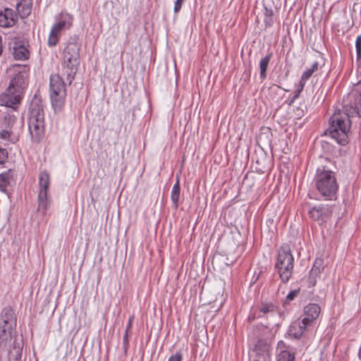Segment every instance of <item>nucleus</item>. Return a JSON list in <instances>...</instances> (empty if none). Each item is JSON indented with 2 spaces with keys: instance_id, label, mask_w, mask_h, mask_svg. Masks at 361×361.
Masks as SVG:
<instances>
[{
  "instance_id": "f257e3e1",
  "label": "nucleus",
  "mask_w": 361,
  "mask_h": 361,
  "mask_svg": "<svg viewBox=\"0 0 361 361\" xmlns=\"http://www.w3.org/2000/svg\"><path fill=\"white\" fill-rule=\"evenodd\" d=\"M80 64V46L75 42L67 43L63 49V61L59 72L49 78V97L55 111L62 109L66 98V83L69 85L75 78Z\"/></svg>"
},
{
  "instance_id": "f03ea898",
  "label": "nucleus",
  "mask_w": 361,
  "mask_h": 361,
  "mask_svg": "<svg viewBox=\"0 0 361 361\" xmlns=\"http://www.w3.org/2000/svg\"><path fill=\"white\" fill-rule=\"evenodd\" d=\"M314 185L325 200H335L338 190V183L335 173L324 167L317 170Z\"/></svg>"
},
{
  "instance_id": "7ed1b4c3",
  "label": "nucleus",
  "mask_w": 361,
  "mask_h": 361,
  "mask_svg": "<svg viewBox=\"0 0 361 361\" xmlns=\"http://www.w3.org/2000/svg\"><path fill=\"white\" fill-rule=\"evenodd\" d=\"M350 117L348 113L338 110L330 118L328 130L329 135L341 145L348 143V133L351 126Z\"/></svg>"
},
{
  "instance_id": "20e7f679",
  "label": "nucleus",
  "mask_w": 361,
  "mask_h": 361,
  "mask_svg": "<svg viewBox=\"0 0 361 361\" xmlns=\"http://www.w3.org/2000/svg\"><path fill=\"white\" fill-rule=\"evenodd\" d=\"M26 86V80L21 73H16L11 80L8 87L1 94L4 105L13 107L20 103L23 92Z\"/></svg>"
},
{
  "instance_id": "39448f33",
  "label": "nucleus",
  "mask_w": 361,
  "mask_h": 361,
  "mask_svg": "<svg viewBox=\"0 0 361 361\" xmlns=\"http://www.w3.org/2000/svg\"><path fill=\"white\" fill-rule=\"evenodd\" d=\"M294 266V258L288 245H282L279 251L275 263V269L281 280L286 283L290 279Z\"/></svg>"
},
{
  "instance_id": "423d86ee",
  "label": "nucleus",
  "mask_w": 361,
  "mask_h": 361,
  "mask_svg": "<svg viewBox=\"0 0 361 361\" xmlns=\"http://www.w3.org/2000/svg\"><path fill=\"white\" fill-rule=\"evenodd\" d=\"M28 129L33 142H39L44 137V112L42 108L36 105L30 111Z\"/></svg>"
},
{
  "instance_id": "0eeeda50",
  "label": "nucleus",
  "mask_w": 361,
  "mask_h": 361,
  "mask_svg": "<svg viewBox=\"0 0 361 361\" xmlns=\"http://www.w3.org/2000/svg\"><path fill=\"white\" fill-rule=\"evenodd\" d=\"M15 330L0 326V352L7 350L10 358H21L22 347L14 339Z\"/></svg>"
},
{
  "instance_id": "6e6552de",
  "label": "nucleus",
  "mask_w": 361,
  "mask_h": 361,
  "mask_svg": "<svg viewBox=\"0 0 361 361\" xmlns=\"http://www.w3.org/2000/svg\"><path fill=\"white\" fill-rule=\"evenodd\" d=\"M73 25V16L68 13L61 12L55 18V23L52 25L47 44L49 47H54L57 44L61 33L69 29Z\"/></svg>"
},
{
  "instance_id": "1a4fd4ad",
  "label": "nucleus",
  "mask_w": 361,
  "mask_h": 361,
  "mask_svg": "<svg viewBox=\"0 0 361 361\" xmlns=\"http://www.w3.org/2000/svg\"><path fill=\"white\" fill-rule=\"evenodd\" d=\"M51 183V178L49 173L43 171L39 174L38 178V211L43 215L47 213L50 201L48 199V190Z\"/></svg>"
},
{
  "instance_id": "9d476101",
  "label": "nucleus",
  "mask_w": 361,
  "mask_h": 361,
  "mask_svg": "<svg viewBox=\"0 0 361 361\" xmlns=\"http://www.w3.org/2000/svg\"><path fill=\"white\" fill-rule=\"evenodd\" d=\"M333 213V207L329 204H320L312 207L308 214L310 218L322 225L330 219Z\"/></svg>"
},
{
  "instance_id": "9b49d317",
  "label": "nucleus",
  "mask_w": 361,
  "mask_h": 361,
  "mask_svg": "<svg viewBox=\"0 0 361 361\" xmlns=\"http://www.w3.org/2000/svg\"><path fill=\"white\" fill-rule=\"evenodd\" d=\"M18 16L15 11L9 8L0 9V27L8 28L18 22Z\"/></svg>"
},
{
  "instance_id": "f8f14e48",
  "label": "nucleus",
  "mask_w": 361,
  "mask_h": 361,
  "mask_svg": "<svg viewBox=\"0 0 361 361\" xmlns=\"http://www.w3.org/2000/svg\"><path fill=\"white\" fill-rule=\"evenodd\" d=\"M0 326L16 330V317L12 307H6L3 309L0 315Z\"/></svg>"
},
{
  "instance_id": "ddd939ff",
  "label": "nucleus",
  "mask_w": 361,
  "mask_h": 361,
  "mask_svg": "<svg viewBox=\"0 0 361 361\" xmlns=\"http://www.w3.org/2000/svg\"><path fill=\"white\" fill-rule=\"evenodd\" d=\"M252 352L255 353L254 360L269 361L270 346L265 341H258Z\"/></svg>"
},
{
  "instance_id": "4468645a",
  "label": "nucleus",
  "mask_w": 361,
  "mask_h": 361,
  "mask_svg": "<svg viewBox=\"0 0 361 361\" xmlns=\"http://www.w3.org/2000/svg\"><path fill=\"white\" fill-rule=\"evenodd\" d=\"M321 309L317 304L312 303L306 305L304 308L303 318L304 322L310 325L317 319L320 314Z\"/></svg>"
},
{
  "instance_id": "2eb2a0df",
  "label": "nucleus",
  "mask_w": 361,
  "mask_h": 361,
  "mask_svg": "<svg viewBox=\"0 0 361 361\" xmlns=\"http://www.w3.org/2000/svg\"><path fill=\"white\" fill-rule=\"evenodd\" d=\"M309 326L302 319L294 321L289 326L288 334L294 338L299 339Z\"/></svg>"
},
{
  "instance_id": "dca6fc26",
  "label": "nucleus",
  "mask_w": 361,
  "mask_h": 361,
  "mask_svg": "<svg viewBox=\"0 0 361 361\" xmlns=\"http://www.w3.org/2000/svg\"><path fill=\"white\" fill-rule=\"evenodd\" d=\"M30 52L27 47L20 42H16L13 46V56L17 60H26L29 58Z\"/></svg>"
},
{
  "instance_id": "f3484780",
  "label": "nucleus",
  "mask_w": 361,
  "mask_h": 361,
  "mask_svg": "<svg viewBox=\"0 0 361 361\" xmlns=\"http://www.w3.org/2000/svg\"><path fill=\"white\" fill-rule=\"evenodd\" d=\"M16 9L22 18L27 17L32 11L31 1L18 2Z\"/></svg>"
},
{
  "instance_id": "a211bd4d",
  "label": "nucleus",
  "mask_w": 361,
  "mask_h": 361,
  "mask_svg": "<svg viewBox=\"0 0 361 361\" xmlns=\"http://www.w3.org/2000/svg\"><path fill=\"white\" fill-rule=\"evenodd\" d=\"M272 56V54L270 53L269 54H267L264 57H263L260 61H259V69H260V78L263 80L267 77V70L269 66V63L271 61Z\"/></svg>"
},
{
  "instance_id": "6ab92c4d",
  "label": "nucleus",
  "mask_w": 361,
  "mask_h": 361,
  "mask_svg": "<svg viewBox=\"0 0 361 361\" xmlns=\"http://www.w3.org/2000/svg\"><path fill=\"white\" fill-rule=\"evenodd\" d=\"M16 118L13 116L0 109V127H10L14 124Z\"/></svg>"
},
{
  "instance_id": "aec40b11",
  "label": "nucleus",
  "mask_w": 361,
  "mask_h": 361,
  "mask_svg": "<svg viewBox=\"0 0 361 361\" xmlns=\"http://www.w3.org/2000/svg\"><path fill=\"white\" fill-rule=\"evenodd\" d=\"M12 179V173L11 170L0 174V190L6 192L7 186L10 184Z\"/></svg>"
},
{
  "instance_id": "412c9836",
  "label": "nucleus",
  "mask_w": 361,
  "mask_h": 361,
  "mask_svg": "<svg viewBox=\"0 0 361 361\" xmlns=\"http://www.w3.org/2000/svg\"><path fill=\"white\" fill-rule=\"evenodd\" d=\"M259 313L258 317H263L264 315L277 314L278 311L275 305L271 303L262 304L259 308Z\"/></svg>"
},
{
  "instance_id": "4be33fe9",
  "label": "nucleus",
  "mask_w": 361,
  "mask_h": 361,
  "mask_svg": "<svg viewBox=\"0 0 361 361\" xmlns=\"http://www.w3.org/2000/svg\"><path fill=\"white\" fill-rule=\"evenodd\" d=\"M180 185L178 180L173 185L171 190V197L175 208L178 206V200L180 197Z\"/></svg>"
},
{
  "instance_id": "5701e85b",
  "label": "nucleus",
  "mask_w": 361,
  "mask_h": 361,
  "mask_svg": "<svg viewBox=\"0 0 361 361\" xmlns=\"http://www.w3.org/2000/svg\"><path fill=\"white\" fill-rule=\"evenodd\" d=\"M12 126L13 125L10 127H0V128H2L0 131V138L1 140L11 142H14V139L11 137V131L10 130Z\"/></svg>"
},
{
  "instance_id": "b1692460",
  "label": "nucleus",
  "mask_w": 361,
  "mask_h": 361,
  "mask_svg": "<svg viewBox=\"0 0 361 361\" xmlns=\"http://www.w3.org/2000/svg\"><path fill=\"white\" fill-rule=\"evenodd\" d=\"M264 23L266 27H270L274 24V12L271 9L265 8Z\"/></svg>"
},
{
  "instance_id": "393cba45",
  "label": "nucleus",
  "mask_w": 361,
  "mask_h": 361,
  "mask_svg": "<svg viewBox=\"0 0 361 361\" xmlns=\"http://www.w3.org/2000/svg\"><path fill=\"white\" fill-rule=\"evenodd\" d=\"M277 361H295V354L288 350H282L278 355Z\"/></svg>"
},
{
  "instance_id": "a878e982",
  "label": "nucleus",
  "mask_w": 361,
  "mask_h": 361,
  "mask_svg": "<svg viewBox=\"0 0 361 361\" xmlns=\"http://www.w3.org/2000/svg\"><path fill=\"white\" fill-rule=\"evenodd\" d=\"M319 63L315 61L313 63L312 66L310 68H307L302 75L301 78H302L303 80H307L314 73H315L318 70Z\"/></svg>"
},
{
  "instance_id": "bb28decb",
  "label": "nucleus",
  "mask_w": 361,
  "mask_h": 361,
  "mask_svg": "<svg viewBox=\"0 0 361 361\" xmlns=\"http://www.w3.org/2000/svg\"><path fill=\"white\" fill-rule=\"evenodd\" d=\"M306 81L307 80H303L302 78H300V82H299V85H298V89H297V90H296V92H295V93L294 94V96L293 97L292 102L295 100L296 99H298L299 97L300 94L303 90V88L305 87Z\"/></svg>"
},
{
  "instance_id": "cd10ccee",
  "label": "nucleus",
  "mask_w": 361,
  "mask_h": 361,
  "mask_svg": "<svg viewBox=\"0 0 361 361\" xmlns=\"http://www.w3.org/2000/svg\"><path fill=\"white\" fill-rule=\"evenodd\" d=\"M133 321H134V316L132 315L129 317L128 324L126 326V334L123 336L124 341H128V332L130 331V329L132 328Z\"/></svg>"
},
{
  "instance_id": "c85d7f7f",
  "label": "nucleus",
  "mask_w": 361,
  "mask_h": 361,
  "mask_svg": "<svg viewBox=\"0 0 361 361\" xmlns=\"http://www.w3.org/2000/svg\"><path fill=\"white\" fill-rule=\"evenodd\" d=\"M313 270L319 271L321 272L322 269H324L323 267V260L320 258L316 259L314 261V263L313 264V267L312 268Z\"/></svg>"
},
{
  "instance_id": "c756f323",
  "label": "nucleus",
  "mask_w": 361,
  "mask_h": 361,
  "mask_svg": "<svg viewBox=\"0 0 361 361\" xmlns=\"http://www.w3.org/2000/svg\"><path fill=\"white\" fill-rule=\"evenodd\" d=\"M8 158V154L5 149L0 147V166L3 165Z\"/></svg>"
},
{
  "instance_id": "7c9ffc66",
  "label": "nucleus",
  "mask_w": 361,
  "mask_h": 361,
  "mask_svg": "<svg viewBox=\"0 0 361 361\" xmlns=\"http://www.w3.org/2000/svg\"><path fill=\"white\" fill-rule=\"evenodd\" d=\"M185 1V0H176L173 8L174 13H177L180 11Z\"/></svg>"
},
{
  "instance_id": "2f4dec72",
  "label": "nucleus",
  "mask_w": 361,
  "mask_h": 361,
  "mask_svg": "<svg viewBox=\"0 0 361 361\" xmlns=\"http://www.w3.org/2000/svg\"><path fill=\"white\" fill-rule=\"evenodd\" d=\"M182 355L180 352H176L175 354L171 355L168 361H182Z\"/></svg>"
},
{
  "instance_id": "473e14b6",
  "label": "nucleus",
  "mask_w": 361,
  "mask_h": 361,
  "mask_svg": "<svg viewBox=\"0 0 361 361\" xmlns=\"http://www.w3.org/2000/svg\"><path fill=\"white\" fill-rule=\"evenodd\" d=\"M319 273H320V271H315V270H313L312 269H311V270L310 271V283H312L313 284L315 283V279L317 278V276L319 275Z\"/></svg>"
},
{
  "instance_id": "72a5a7b5",
  "label": "nucleus",
  "mask_w": 361,
  "mask_h": 361,
  "mask_svg": "<svg viewBox=\"0 0 361 361\" xmlns=\"http://www.w3.org/2000/svg\"><path fill=\"white\" fill-rule=\"evenodd\" d=\"M319 273H320V271H315V270H313L312 269H311V270L310 271V283H312L313 284L315 283V279L317 278V276L319 275Z\"/></svg>"
},
{
  "instance_id": "f704fd0d",
  "label": "nucleus",
  "mask_w": 361,
  "mask_h": 361,
  "mask_svg": "<svg viewBox=\"0 0 361 361\" xmlns=\"http://www.w3.org/2000/svg\"><path fill=\"white\" fill-rule=\"evenodd\" d=\"M299 290H294L290 291L286 296V300L291 301L293 300L298 294Z\"/></svg>"
},
{
  "instance_id": "c9c22d12",
  "label": "nucleus",
  "mask_w": 361,
  "mask_h": 361,
  "mask_svg": "<svg viewBox=\"0 0 361 361\" xmlns=\"http://www.w3.org/2000/svg\"><path fill=\"white\" fill-rule=\"evenodd\" d=\"M355 48H356V49H361V36L360 35L356 38Z\"/></svg>"
},
{
  "instance_id": "e433bc0d",
  "label": "nucleus",
  "mask_w": 361,
  "mask_h": 361,
  "mask_svg": "<svg viewBox=\"0 0 361 361\" xmlns=\"http://www.w3.org/2000/svg\"><path fill=\"white\" fill-rule=\"evenodd\" d=\"M357 59H361V49H356Z\"/></svg>"
},
{
  "instance_id": "4c0bfd02",
  "label": "nucleus",
  "mask_w": 361,
  "mask_h": 361,
  "mask_svg": "<svg viewBox=\"0 0 361 361\" xmlns=\"http://www.w3.org/2000/svg\"><path fill=\"white\" fill-rule=\"evenodd\" d=\"M31 1V0H18V2H28Z\"/></svg>"
},
{
  "instance_id": "58836bf2",
  "label": "nucleus",
  "mask_w": 361,
  "mask_h": 361,
  "mask_svg": "<svg viewBox=\"0 0 361 361\" xmlns=\"http://www.w3.org/2000/svg\"><path fill=\"white\" fill-rule=\"evenodd\" d=\"M353 113L358 115V111L356 109H353V112L352 114H353Z\"/></svg>"
},
{
  "instance_id": "ea45409f",
  "label": "nucleus",
  "mask_w": 361,
  "mask_h": 361,
  "mask_svg": "<svg viewBox=\"0 0 361 361\" xmlns=\"http://www.w3.org/2000/svg\"><path fill=\"white\" fill-rule=\"evenodd\" d=\"M253 361H262V360H253Z\"/></svg>"
}]
</instances>
